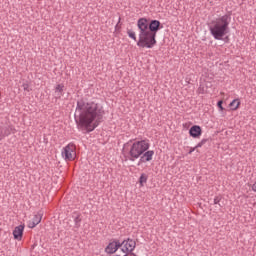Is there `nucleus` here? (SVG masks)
<instances>
[{
    "instance_id": "obj_1",
    "label": "nucleus",
    "mask_w": 256,
    "mask_h": 256,
    "mask_svg": "<svg viewBox=\"0 0 256 256\" xmlns=\"http://www.w3.org/2000/svg\"><path fill=\"white\" fill-rule=\"evenodd\" d=\"M104 116L105 109L100 103L85 101L83 99L77 101L75 121L78 131L92 133V131H95L103 123Z\"/></svg>"
},
{
    "instance_id": "obj_2",
    "label": "nucleus",
    "mask_w": 256,
    "mask_h": 256,
    "mask_svg": "<svg viewBox=\"0 0 256 256\" xmlns=\"http://www.w3.org/2000/svg\"><path fill=\"white\" fill-rule=\"evenodd\" d=\"M139 29V39L137 46L142 49H153L157 45V32L163 29V25L159 20H147V18H140L137 21Z\"/></svg>"
},
{
    "instance_id": "obj_3",
    "label": "nucleus",
    "mask_w": 256,
    "mask_h": 256,
    "mask_svg": "<svg viewBox=\"0 0 256 256\" xmlns=\"http://www.w3.org/2000/svg\"><path fill=\"white\" fill-rule=\"evenodd\" d=\"M231 14H225L213 20L209 25V31L216 41H221L226 33H229Z\"/></svg>"
},
{
    "instance_id": "obj_4",
    "label": "nucleus",
    "mask_w": 256,
    "mask_h": 256,
    "mask_svg": "<svg viewBox=\"0 0 256 256\" xmlns=\"http://www.w3.org/2000/svg\"><path fill=\"white\" fill-rule=\"evenodd\" d=\"M149 140H138L130 145V149L128 151V160L129 161H137L145 151H149Z\"/></svg>"
},
{
    "instance_id": "obj_5",
    "label": "nucleus",
    "mask_w": 256,
    "mask_h": 256,
    "mask_svg": "<svg viewBox=\"0 0 256 256\" xmlns=\"http://www.w3.org/2000/svg\"><path fill=\"white\" fill-rule=\"evenodd\" d=\"M122 253H126V255H133V251H135V247H137V242L131 238L124 239L120 242Z\"/></svg>"
},
{
    "instance_id": "obj_6",
    "label": "nucleus",
    "mask_w": 256,
    "mask_h": 256,
    "mask_svg": "<svg viewBox=\"0 0 256 256\" xmlns=\"http://www.w3.org/2000/svg\"><path fill=\"white\" fill-rule=\"evenodd\" d=\"M61 155L65 161H73L75 159V144L69 143L61 152Z\"/></svg>"
},
{
    "instance_id": "obj_7",
    "label": "nucleus",
    "mask_w": 256,
    "mask_h": 256,
    "mask_svg": "<svg viewBox=\"0 0 256 256\" xmlns=\"http://www.w3.org/2000/svg\"><path fill=\"white\" fill-rule=\"evenodd\" d=\"M119 249H121V241L114 239L108 243V245L104 249V252L107 255H115V253H117Z\"/></svg>"
},
{
    "instance_id": "obj_8",
    "label": "nucleus",
    "mask_w": 256,
    "mask_h": 256,
    "mask_svg": "<svg viewBox=\"0 0 256 256\" xmlns=\"http://www.w3.org/2000/svg\"><path fill=\"white\" fill-rule=\"evenodd\" d=\"M11 133H17V130L13 125L0 126V141L9 137Z\"/></svg>"
},
{
    "instance_id": "obj_9",
    "label": "nucleus",
    "mask_w": 256,
    "mask_h": 256,
    "mask_svg": "<svg viewBox=\"0 0 256 256\" xmlns=\"http://www.w3.org/2000/svg\"><path fill=\"white\" fill-rule=\"evenodd\" d=\"M153 155H155V151L153 150H146L143 154L139 157L140 163H148L149 161H153Z\"/></svg>"
},
{
    "instance_id": "obj_10",
    "label": "nucleus",
    "mask_w": 256,
    "mask_h": 256,
    "mask_svg": "<svg viewBox=\"0 0 256 256\" xmlns=\"http://www.w3.org/2000/svg\"><path fill=\"white\" fill-rule=\"evenodd\" d=\"M41 219H43V213L38 212L36 215H34L33 219L28 222L29 229H35L37 224L41 223Z\"/></svg>"
},
{
    "instance_id": "obj_11",
    "label": "nucleus",
    "mask_w": 256,
    "mask_h": 256,
    "mask_svg": "<svg viewBox=\"0 0 256 256\" xmlns=\"http://www.w3.org/2000/svg\"><path fill=\"white\" fill-rule=\"evenodd\" d=\"M23 231H25V225L16 226L13 230L14 239L21 241L23 239Z\"/></svg>"
},
{
    "instance_id": "obj_12",
    "label": "nucleus",
    "mask_w": 256,
    "mask_h": 256,
    "mask_svg": "<svg viewBox=\"0 0 256 256\" xmlns=\"http://www.w3.org/2000/svg\"><path fill=\"white\" fill-rule=\"evenodd\" d=\"M65 85L57 84L54 88V97L55 99H61L65 95Z\"/></svg>"
},
{
    "instance_id": "obj_13",
    "label": "nucleus",
    "mask_w": 256,
    "mask_h": 256,
    "mask_svg": "<svg viewBox=\"0 0 256 256\" xmlns=\"http://www.w3.org/2000/svg\"><path fill=\"white\" fill-rule=\"evenodd\" d=\"M201 126L199 125H194L190 128L189 130V135L190 137H193L194 139H197V137H201Z\"/></svg>"
},
{
    "instance_id": "obj_14",
    "label": "nucleus",
    "mask_w": 256,
    "mask_h": 256,
    "mask_svg": "<svg viewBox=\"0 0 256 256\" xmlns=\"http://www.w3.org/2000/svg\"><path fill=\"white\" fill-rule=\"evenodd\" d=\"M239 105H241V101H239V99H234L230 103V107H231L232 111H237L239 109Z\"/></svg>"
},
{
    "instance_id": "obj_15",
    "label": "nucleus",
    "mask_w": 256,
    "mask_h": 256,
    "mask_svg": "<svg viewBox=\"0 0 256 256\" xmlns=\"http://www.w3.org/2000/svg\"><path fill=\"white\" fill-rule=\"evenodd\" d=\"M74 223L76 229H79L81 227V215L77 214V216L74 218Z\"/></svg>"
},
{
    "instance_id": "obj_16",
    "label": "nucleus",
    "mask_w": 256,
    "mask_h": 256,
    "mask_svg": "<svg viewBox=\"0 0 256 256\" xmlns=\"http://www.w3.org/2000/svg\"><path fill=\"white\" fill-rule=\"evenodd\" d=\"M147 179H148V177L146 176V174H141V176L139 178V183H140L141 187H143V185H145V183H147Z\"/></svg>"
},
{
    "instance_id": "obj_17",
    "label": "nucleus",
    "mask_w": 256,
    "mask_h": 256,
    "mask_svg": "<svg viewBox=\"0 0 256 256\" xmlns=\"http://www.w3.org/2000/svg\"><path fill=\"white\" fill-rule=\"evenodd\" d=\"M127 35L128 37H130V39H133V41H137V35L133 30H128Z\"/></svg>"
},
{
    "instance_id": "obj_18",
    "label": "nucleus",
    "mask_w": 256,
    "mask_h": 256,
    "mask_svg": "<svg viewBox=\"0 0 256 256\" xmlns=\"http://www.w3.org/2000/svg\"><path fill=\"white\" fill-rule=\"evenodd\" d=\"M207 143V139H202L196 146L195 149H199V147L204 146Z\"/></svg>"
},
{
    "instance_id": "obj_19",
    "label": "nucleus",
    "mask_w": 256,
    "mask_h": 256,
    "mask_svg": "<svg viewBox=\"0 0 256 256\" xmlns=\"http://www.w3.org/2000/svg\"><path fill=\"white\" fill-rule=\"evenodd\" d=\"M214 205H219L221 207V196H216L213 201Z\"/></svg>"
},
{
    "instance_id": "obj_20",
    "label": "nucleus",
    "mask_w": 256,
    "mask_h": 256,
    "mask_svg": "<svg viewBox=\"0 0 256 256\" xmlns=\"http://www.w3.org/2000/svg\"><path fill=\"white\" fill-rule=\"evenodd\" d=\"M217 107L220 109V111H224L225 108H223V100L218 101Z\"/></svg>"
},
{
    "instance_id": "obj_21",
    "label": "nucleus",
    "mask_w": 256,
    "mask_h": 256,
    "mask_svg": "<svg viewBox=\"0 0 256 256\" xmlns=\"http://www.w3.org/2000/svg\"><path fill=\"white\" fill-rule=\"evenodd\" d=\"M22 87H23V89H24L25 91H27L28 93H29V91H31V88L29 87V84H28V83H24V84L22 85Z\"/></svg>"
},
{
    "instance_id": "obj_22",
    "label": "nucleus",
    "mask_w": 256,
    "mask_h": 256,
    "mask_svg": "<svg viewBox=\"0 0 256 256\" xmlns=\"http://www.w3.org/2000/svg\"><path fill=\"white\" fill-rule=\"evenodd\" d=\"M195 149H197V148H195V147L191 148L190 151L188 152V154L191 155V153H193V151H195Z\"/></svg>"
},
{
    "instance_id": "obj_23",
    "label": "nucleus",
    "mask_w": 256,
    "mask_h": 256,
    "mask_svg": "<svg viewBox=\"0 0 256 256\" xmlns=\"http://www.w3.org/2000/svg\"><path fill=\"white\" fill-rule=\"evenodd\" d=\"M127 145H129V142H128V143H126V144H124V147H127Z\"/></svg>"
}]
</instances>
